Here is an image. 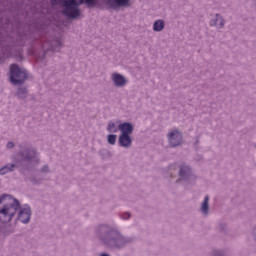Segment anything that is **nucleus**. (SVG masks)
I'll list each match as a JSON object with an SVG mask.
<instances>
[{
    "label": "nucleus",
    "instance_id": "obj_1",
    "mask_svg": "<svg viewBox=\"0 0 256 256\" xmlns=\"http://www.w3.org/2000/svg\"><path fill=\"white\" fill-rule=\"evenodd\" d=\"M95 5V0H51V5H62L64 8L63 14L70 19H77L81 12L79 11V5Z\"/></svg>",
    "mask_w": 256,
    "mask_h": 256
},
{
    "label": "nucleus",
    "instance_id": "obj_2",
    "mask_svg": "<svg viewBox=\"0 0 256 256\" xmlns=\"http://www.w3.org/2000/svg\"><path fill=\"white\" fill-rule=\"evenodd\" d=\"M19 209V201L11 199L10 195L0 196V223H9Z\"/></svg>",
    "mask_w": 256,
    "mask_h": 256
},
{
    "label": "nucleus",
    "instance_id": "obj_3",
    "mask_svg": "<svg viewBox=\"0 0 256 256\" xmlns=\"http://www.w3.org/2000/svg\"><path fill=\"white\" fill-rule=\"evenodd\" d=\"M27 80V71L21 70L17 64L10 66V82L13 85H23Z\"/></svg>",
    "mask_w": 256,
    "mask_h": 256
},
{
    "label": "nucleus",
    "instance_id": "obj_4",
    "mask_svg": "<svg viewBox=\"0 0 256 256\" xmlns=\"http://www.w3.org/2000/svg\"><path fill=\"white\" fill-rule=\"evenodd\" d=\"M108 236L110 237L108 240L103 239V242L105 243V245H108L109 247H116V248L121 247V234H119V232H112L108 234Z\"/></svg>",
    "mask_w": 256,
    "mask_h": 256
},
{
    "label": "nucleus",
    "instance_id": "obj_5",
    "mask_svg": "<svg viewBox=\"0 0 256 256\" xmlns=\"http://www.w3.org/2000/svg\"><path fill=\"white\" fill-rule=\"evenodd\" d=\"M170 147H177L183 143V135L178 130H174L168 134Z\"/></svg>",
    "mask_w": 256,
    "mask_h": 256
},
{
    "label": "nucleus",
    "instance_id": "obj_6",
    "mask_svg": "<svg viewBox=\"0 0 256 256\" xmlns=\"http://www.w3.org/2000/svg\"><path fill=\"white\" fill-rule=\"evenodd\" d=\"M18 219L19 221H21V223H29V221L31 220V207H29L28 205L22 207L20 209Z\"/></svg>",
    "mask_w": 256,
    "mask_h": 256
},
{
    "label": "nucleus",
    "instance_id": "obj_7",
    "mask_svg": "<svg viewBox=\"0 0 256 256\" xmlns=\"http://www.w3.org/2000/svg\"><path fill=\"white\" fill-rule=\"evenodd\" d=\"M129 1L131 0H108L107 5L116 9V7H127V5H129Z\"/></svg>",
    "mask_w": 256,
    "mask_h": 256
},
{
    "label": "nucleus",
    "instance_id": "obj_8",
    "mask_svg": "<svg viewBox=\"0 0 256 256\" xmlns=\"http://www.w3.org/2000/svg\"><path fill=\"white\" fill-rule=\"evenodd\" d=\"M112 81L116 85V87H123L125 85L126 80L121 74H112Z\"/></svg>",
    "mask_w": 256,
    "mask_h": 256
},
{
    "label": "nucleus",
    "instance_id": "obj_9",
    "mask_svg": "<svg viewBox=\"0 0 256 256\" xmlns=\"http://www.w3.org/2000/svg\"><path fill=\"white\" fill-rule=\"evenodd\" d=\"M119 130L121 131L122 135H131V133H133V125L127 122L120 124Z\"/></svg>",
    "mask_w": 256,
    "mask_h": 256
},
{
    "label": "nucleus",
    "instance_id": "obj_10",
    "mask_svg": "<svg viewBox=\"0 0 256 256\" xmlns=\"http://www.w3.org/2000/svg\"><path fill=\"white\" fill-rule=\"evenodd\" d=\"M119 144L121 147H131V136H129V134L120 135Z\"/></svg>",
    "mask_w": 256,
    "mask_h": 256
},
{
    "label": "nucleus",
    "instance_id": "obj_11",
    "mask_svg": "<svg viewBox=\"0 0 256 256\" xmlns=\"http://www.w3.org/2000/svg\"><path fill=\"white\" fill-rule=\"evenodd\" d=\"M37 157V152L35 150H25L22 153V161H33Z\"/></svg>",
    "mask_w": 256,
    "mask_h": 256
},
{
    "label": "nucleus",
    "instance_id": "obj_12",
    "mask_svg": "<svg viewBox=\"0 0 256 256\" xmlns=\"http://www.w3.org/2000/svg\"><path fill=\"white\" fill-rule=\"evenodd\" d=\"M210 25L214 27H223L225 25V20L219 16V14H216V19L210 21Z\"/></svg>",
    "mask_w": 256,
    "mask_h": 256
},
{
    "label": "nucleus",
    "instance_id": "obj_13",
    "mask_svg": "<svg viewBox=\"0 0 256 256\" xmlns=\"http://www.w3.org/2000/svg\"><path fill=\"white\" fill-rule=\"evenodd\" d=\"M15 169V164H8L0 169V175H6V173H11Z\"/></svg>",
    "mask_w": 256,
    "mask_h": 256
},
{
    "label": "nucleus",
    "instance_id": "obj_14",
    "mask_svg": "<svg viewBox=\"0 0 256 256\" xmlns=\"http://www.w3.org/2000/svg\"><path fill=\"white\" fill-rule=\"evenodd\" d=\"M191 175V168L189 166H181L180 168V177L185 178Z\"/></svg>",
    "mask_w": 256,
    "mask_h": 256
},
{
    "label": "nucleus",
    "instance_id": "obj_15",
    "mask_svg": "<svg viewBox=\"0 0 256 256\" xmlns=\"http://www.w3.org/2000/svg\"><path fill=\"white\" fill-rule=\"evenodd\" d=\"M201 211L204 213V215H207L209 213V196H206L204 199V202L201 206Z\"/></svg>",
    "mask_w": 256,
    "mask_h": 256
},
{
    "label": "nucleus",
    "instance_id": "obj_16",
    "mask_svg": "<svg viewBox=\"0 0 256 256\" xmlns=\"http://www.w3.org/2000/svg\"><path fill=\"white\" fill-rule=\"evenodd\" d=\"M107 131H109V133H117V131H119V127L115 122H110L108 124Z\"/></svg>",
    "mask_w": 256,
    "mask_h": 256
},
{
    "label": "nucleus",
    "instance_id": "obj_17",
    "mask_svg": "<svg viewBox=\"0 0 256 256\" xmlns=\"http://www.w3.org/2000/svg\"><path fill=\"white\" fill-rule=\"evenodd\" d=\"M163 27H165V24L163 23V21L157 20L154 23L153 29H154V31H163Z\"/></svg>",
    "mask_w": 256,
    "mask_h": 256
},
{
    "label": "nucleus",
    "instance_id": "obj_18",
    "mask_svg": "<svg viewBox=\"0 0 256 256\" xmlns=\"http://www.w3.org/2000/svg\"><path fill=\"white\" fill-rule=\"evenodd\" d=\"M116 141H117V135L115 134L108 135V143L110 145H115Z\"/></svg>",
    "mask_w": 256,
    "mask_h": 256
},
{
    "label": "nucleus",
    "instance_id": "obj_19",
    "mask_svg": "<svg viewBox=\"0 0 256 256\" xmlns=\"http://www.w3.org/2000/svg\"><path fill=\"white\" fill-rule=\"evenodd\" d=\"M129 217H131V214L126 212L122 215V219H129Z\"/></svg>",
    "mask_w": 256,
    "mask_h": 256
},
{
    "label": "nucleus",
    "instance_id": "obj_20",
    "mask_svg": "<svg viewBox=\"0 0 256 256\" xmlns=\"http://www.w3.org/2000/svg\"><path fill=\"white\" fill-rule=\"evenodd\" d=\"M12 147H15V144L13 142H8L7 148L12 149Z\"/></svg>",
    "mask_w": 256,
    "mask_h": 256
},
{
    "label": "nucleus",
    "instance_id": "obj_21",
    "mask_svg": "<svg viewBox=\"0 0 256 256\" xmlns=\"http://www.w3.org/2000/svg\"><path fill=\"white\" fill-rule=\"evenodd\" d=\"M21 93H27V90L25 88H21L18 91V95H21Z\"/></svg>",
    "mask_w": 256,
    "mask_h": 256
},
{
    "label": "nucleus",
    "instance_id": "obj_22",
    "mask_svg": "<svg viewBox=\"0 0 256 256\" xmlns=\"http://www.w3.org/2000/svg\"><path fill=\"white\" fill-rule=\"evenodd\" d=\"M47 169H48V167H47V166H44V167L42 168V171L46 172Z\"/></svg>",
    "mask_w": 256,
    "mask_h": 256
},
{
    "label": "nucleus",
    "instance_id": "obj_23",
    "mask_svg": "<svg viewBox=\"0 0 256 256\" xmlns=\"http://www.w3.org/2000/svg\"><path fill=\"white\" fill-rule=\"evenodd\" d=\"M101 256H109V255H107V254H102Z\"/></svg>",
    "mask_w": 256,
    "mask_h": 256
}]
</instances>
